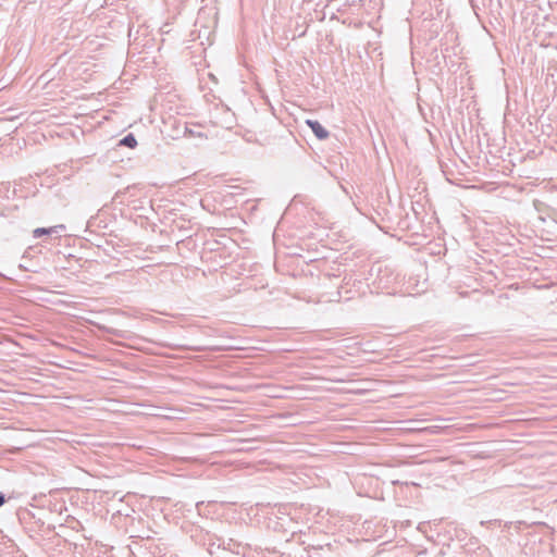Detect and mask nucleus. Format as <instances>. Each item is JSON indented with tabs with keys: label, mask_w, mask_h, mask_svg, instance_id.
Wrapping results in <instances>:
<instances>
[{
	"label": "nucleus",
	"mask_w": 557,
	"mask_h": 557,
	"mask_svg": "<svg viewBox=\"0 0 557 557\" xmlns=\"http://www.w3.org/2000/svg\"><path fill=\"white\" fill-rule=\"evenodd\" d=\"M306 124L319 139H326L329 137V132L318 121L307 120Z\"/></svg>",
	"instance_id": "nucleus-1"
},
{
	"label": "nucleus",
	"mask_w": 557,
	"mask_h": 557,
	"mask_svg": "<svg viewBox=\"0 0 557 557\" xmlns=\"http://www.w3.org/2000/svg\"><path fill=\"white\" fill-rule=\"evenodd\" d=\"M121 144L129 148H134L137 145V141L133 135H128L121 141Z\"/></svg>",
	"instance_id": "nucleus-2"
},
{
	"label": "nucleus",
	"mask_w": 557,
	"mask_h": 557,
	"mask_svg": "<svg viewBox=\"0 0 557 557\" xmlns=\"http://www.w3.org/2000/svg\"><path fill=\"white\" fill-rule=\"evenodd\" d=\"M50 233V230L49 228H36L34 231V235L35 237H39L41 235H45V234H49Z\"/></svg>",
	"instance_id": "nucleus-3"
},
{
	"label": "nucleus",
	"mask_w": 557,
	"mask_h": 557,
	"mask_svg": "<svg viewBox=\"0 0 557 557\" xmlns=\"http://www.w3.org/2000/svg\"><path fill=\"white\" fill-rule=\"evenodd\" d=\"M4 503V497L2 495H0V507L3 505Z\"/></svg>",
	"instance_id": "nucleus-4"
}]
</instances>
